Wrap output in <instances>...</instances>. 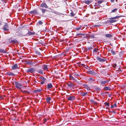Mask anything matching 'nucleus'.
<instances>
[{
	"instance_id": "nucleus-4",
	"label": "nucleus",
	"mask_w": 126,
	"mask_h": 126,
	"mask_svg": "<svg viewBox=\"0 0 126 126\" xmlns=\"http://www.w3.org/2000/svg\"><path fill=\"white\" fill-rule=\"evenodd\" d=\"M68 86L70 88H71L74 86L75 85L74 84V83L71 81H69L68 83L67 84Z\"/></svg>"
},
{
	"instance_id": "nucleus-47",
	"label": "nucleus",
	"mask_w": 126,
	"mask_h": 126,
	"mask_svg": "<svg viewBox=\"0 0 126 126\" xmlns=\"http://www.w3.org/2000/svg\"><path fill=\"white\" fill-rule=\"evenodd\" d=\"M3 2H7V0H0Z\"/></svg>"
},
{
	"instance_id": "nucleus-10",
	"label": "nucleus",
	"mask_w": 126,
	"mask_h": 126,
	"mask_svg": "<svg viewBox=\"0 0 126 126\" xmlns=\"http://www.w3.org/2000/svg\"><path fill=\"white\" fill-rule=\"evenodd\" d=\"M88 80L91 83H93L95 82L94 81H95L94 79L92 77L89 78L88 79Z\"/></svg>"
},
{
	"instance_id": "nucleus-28",
	"label": "nucleus",
	"mask_w": 126,
	"mask_h": 126,
	"mask_svg": "<svg viewBox=\"0 0 126 126\" xmlns=\"http://www.w3.org/2000/svg\"><path fill=\"white\" fill-rule=\"evenodd\" d=\"M5 50L6 49H0V53H6V51Z\"/></svg>"
},
{
	"instance_id": "nucleus-1",
	"label": "nucleus",
	"mask_w": 126,
	"mask_h": 126,
	"mask_svg": "<svg viewBox=\"0 0 126 126\" xmlns=\"http://www.w3.org/2000/svg\"><path fill=\"white\" fill-rule=\"evenodd\" d=\"M80 73H72L69 75V79L70 80H73L74 82H77V79H78L77 77L80 76Z\"/></svg>"
},
{
	"instance_id": "nucleus-15",
	"label": "nucleus",
	"mask_w": 126,
	"mask_h": 126,
	"mask_svg": "<svg viewBox=\"0 0 126 126\" xmlns=\"http://www.w3.org/2000/svg\"><path fill=\"white\" fill-rule=\"evenodd\" d=\"M40 9L41 11L43 14L46 12L47 11V10L46 9L42 8H40Z\"/></svg>"
},
{
	"instance_id": "nucleus-46",
	"label": "nucleus",
	"mask_w": 126,
	"mask_h": 126,
	"mask_svg": "<svg viewBox=\"0 0 126 126\" xmlns=\"http://www.w3.org/2000/svg\"><path fill=\"white\" fill-rule=\"evenodd\" d=\"M113 67H114V68H116V67H117V65L116 64H113Z\"/></svg>"
},
{
	"instance_id": "nucleus-8",
	"label": "nucleus",
	"mask_w": 126,
	"mask_h": 126,
	"mask_svg": "<svg viewBox=\"0 0 126 126\" xmlns=\"http://www.w3.org/2000/svg\"><path fill=\"white\" fill-rule=\"evenodd\" d=\"M29 13L31 14H38L36 9H34L32 11H30L29 12Z\"/></svg>"
},
{
	"instance_id": "nucleus-25",
	"label": "nucleus",
	"mask_w": 126,
	"mask_h": 126,
	"mask_svg": "<svg viewBox=\"0 0 126 126\" xmlns=\"http://www.w3.org/2000/svg\"><path fill=\"white\" fill-rule=\"evenodd\" d=\"M105 36L106 37L110 38L112 36V34H105Z\"/></svg>"
},
{
	"instance_id": "nucleus-24",
	"label": "nucleus",
	"mask_w": 126,
	"mask_h": 126,
	"mask_svg": "<svg viewBox=\"0 0 126 126\" xmlns=\"http://www.w3.org/2000/svg\"><path fill=\"white\" fill-rule=\"evenodd\" d=\"M94 47V46H92L90 47H87L86 48V49L87 50L89 51L90 50H92L93 49Z\"/></svg>"
},
{
	"instance_id": "nucleus-37",
	"label": "nucleus",
	"mask_w": 126,
	"mask_h": 126,
	"mask_svg": "<svg viewBox=\"0 0 126 126\" xmlns=\"http://www.w3.org/2000/svg\"><path fill=\"white\" fill-rule=\"evenodd\" d=\"M114 107H117L116 104L115 103L114 105H111V108H113Z\"/></svg>"
},
{
	"instance_id": "nucleus-12",
	"label": "nucleus",
	"mask_w": 126,
	"mask_h": 126,
	"mask_svg": "<svg viewBox=\"0 0 126 126\" xmlns=\"http://www.w3.org/2000/svg\"><path fill=\"white\" fill-rule=\"evenodd\" d=\"M9 42L10 43H12L13 44H15L16 43L17 41L16 39H15L13 40H9Z\"/></svg>"
},
{
	"instance_id": "nucleus-23",
	"label": "nucleus",
	"mask_w": 126,
	"mask_h": 126,
	"mask_svg": "<svg viewBox=\"0 0 126 126\" xmlns=\"http://www.w3.org/2000/svg\"><path fill=\"white\" fill-rule=\"evenodd\" d=\"M51 100V99L50 98V97H47L46 98L47 102L48 103V104L50 103V101Z\"/></svg>"
},
{
	"instance_id": "nucleus-7",
	"label": "nucleus",
	"mask_w": 126,
	"mask_h": 126,
	"mask_svg": "<svg viewBox=\"0 0 126 126\" xmlns=\"http://www.w3.org/2000/svg\"><path fill=\"white\" fill-rule=\"evenodd\" d=\"M80 94L82 96H85L88 95L87 92H84L83 91H80Z\"/></svg>"
},
{
	"instance_id": "nucleus-33",
	"label": "nucleus",
	"mask_w": 126,
	"mask_h": 126,
	"mask_svg": "<svg viewBox=\"0 0 126 126\" xmlns=\"http://www.w3.org/2000/svg\"><path fill=\"white\" fill-rule=\"evenodd\" d=\"M110 19L109 20V22L110 23H112L114 22H115L116 21L115 20H113V19H110Z\"/></svg>"
},
{
	"instance_id": "nucleus-48",
	"label": "nucleus",
	"mask_w": 126,
	"mask_h": 126,
	"mask_svg": "<svg viewBox=\"0 0 126 126\" xmlns=\"http://www.w3.org/2000/svg\"><path fill=\"white\" fill-rule=\"evenodd\" d=\"M71 15L72 16H75L74 14L72 12L71 13Z\"/></svg>"
},
{
	"instance_id": "nucleus-56",
	"label": "nucleus",
	"mask_w": 126,
	"mask_h": 126,
	"mask_svg": "<svg viewBox=\"0 0 126 126\" xmlns=\"http://www.w3.org/2000/svg\"><path fill=\"white\" fill-rule=\"evenodd\" d=\"M94 46V47H95V46Z\"/></svg>"
},
{
	"instance_id": "nucleus-9",
	"label": "nucleus",
	"mask_w": 126,
	"mask_h": 126,
	"mask_svg": "<svg viewBox=\"0 0 126 126\" xmlns=\"http://www.w3.org/2000/svg\"><path fill=\"white\" fill-rule=\"evenodd\" d=\"M67 99L69 100L72 101L75 100V97L74 96L72 95L70 96Z\"/></svg>"
},
{
	"instance_id": "nucleus-51",
	"label": "nucleus",
	"mask_w": 126,
	"mask_h": 126,
	"mask_svg": "<svg viewBox=\"0 0 126 126\" xmlns=\"http://www.w3.org/2000/svg\"><path fill=\"white\" fill-rule=\"evenodd\" d=\"M115 0H110V1L111 2H114Z\"/></svg>"
},
{
	"instance_id": "nucleus-18",
	"label": "nucleus",
	"mask_w": 126,
	"mask_h": 126,
	"mask_svg": "<svg viewBox=\"0 0 126 126\" xmlns=\"http://www.w3.org/2000/svg\"><path fill=\"white\" fill-rule=\"evenodd\" d=\"M92 1L91 0H84L83 1V2L87 4H89Z\"/></svg>"
},
{
	"instance_id": "nucleus-13",
	"label": "nucleus",
	"mask_w": 126,
	"mask_h": 126,
	"mask_svg": "<svg viewBox=\"0 0 126 126\" xmlns=\"http://www.w3.org/2000/svg\"><path fill=\"white\" fill-rule=\"evenodd\" d=\"M83 86L84 88L86 89L87 90H90L89 87L87 85L84 84L83 85Z\"/></svg>"
},
{
	"instance_id": "nucleus-26",
	"label": "nucleus",
	"mask_w": 126,
	"mask_h": 126,
	"mask_svg": "<svg viewBox=\"0 0 126 126\" xmlns=\"http://www.w3.org/2000/svg\"><path fill=\"white\" fill-rule=\"evenodd\" d=\"M26 63L27 64L30 65H32V60L27 61Z\"/></svg>"
},
{
	"instance_id": "nucleus-44",
	"label": "nucleus",
	"mask_w": 126,
	"mask_h": 126,
	"mask_svg": "<svg viewBox=\"0 0 126 126\" xmlns=\"http://www.w3.org/2000/svg\"><path fill=\"white\" fill-rule=\"evenodd\" d=\"M38 23L40 25H42L43 24V22L42 21L40 20L39 21Z\"/></svg>"
},
{
	"instance_id": "nucleus-3",
	"label": "nucleus",
	"mask_w": 126,
	"mask_h": 126,
	"mask_svg": "<svg viewBox=\"0 0 126 126\" xmlns=\"http://www.w3.org/2000/svg\"><path fill=\"white\" fill-rule=\"evenodd\" d=\"M35 70V69L32 67H31L30 68H28L27 71V73H33L34 72Z\"/></svg>"
},
{
	"instance_id": "nucleus-17",
	"label": "nucleus",
	"mask_w": 126,
	"mask_h": 126,
	"mask_svg": "<svg viewBox=\"0 0 126 126\" xmlns=\"http://www.w3.org/2000/svg\"><path fill=\"white\" fill-rule=\"evenodd\" d=\"M109 81V80H107L105 81H102L101 82V84L104 85Z\"/></svg>"
},
{
	"instance_id": "nucleus-11",
	"label": "nucleus",
	"mask_w": 126,
	"mask_h": 126,
	"mask_svg": "<svg viewBox=\"0 0 126 126\" xmlns=\"http://www.w3.org/2000/svg\"><path fill=\"white\" fill-rule=\"evenodd\" d=\"M87 73L88 74H91L93 75H95L96 74L95 72L92 71H87Z\"/></svg>"
},
{
	"instance_id": "nucleus-55",
	"label": "nucleus",
	"mask_w": 126,
	"mask_h": 126,
	"mask_svg": "<svg viewBox=\"0 0 126 126\" xmlns=\"http://www.w3.org/2000/svg\"><path fill=\"white\" fill-rule=\"evenodd\" d=\"M109 96L110 97V95H109Z\"/></svg>"
},
{
	"instance_id": "nucleus-41",
	"label": "nucleus",
	"mask_w": 126,
	"mask_h": 126,
	"mask_svg": "<svg viewBox=\"0 0 126 126\" xmlns=\"http://www.w3.org/2000/svg\"><path fill=\"white\" fill-rule=\"evenodd\" d=\"M98 50V48H95L93 50V52H97V51Z\"/></svg>"
},
{
	"instance_id": "nucleus-29",
	"label": "nucleus",
	"mask_w": 126,
	"mask_h": 126,
	"mask_svg": "<svg viewBox=\"0 0 126 126\" xmlns=\"http://www.w3.org/2000/svg\"><path fill=\"white\" fill-rule=\"evenodd\" d=\"M81 65L84 68L88 69V70H89L90 69V68L87 65H86L84 64H82Z\"/></svg>"
},
{
	"instance_id": "nucleus-21",
	"label": "nucleus",
	"mask_w": 126,
	"mask_h": 126,
	"mask_svg": "<svg viewBox=\"0 0 126 126\" xmlns=\"http://www.w3.org/2000/svg\"><path fill=\"white\" fill-rule=\"evenodd\" d=\"M7 74L9 76H14L15 75L11 72H9L7 73Z\"/></svg>"
},
{
	"instance_id": "nucleus-39",
	"label": "nucleus",
	"mask_w": 126,
	"mask_h": 126,
	"mask_svg": "<svg viewBox=\"0 0 126 126\" xmlns=\"http://www.w3.org/2000/svg\"><path fill=\"white\" fill-rule=\"evenodd\" d=\"M97 1L98 4H100L102 3L104 1V0Z\"/></svg>"
},
{
	"instance_id": "nucleus-20",
	"label": "nucleus",
	"mask_w": 126,
	"mask_h": 126,
	"mask_svg": "<svg viewBox=\"0 0 126 126\" xmlns=\"http://www.w3.org/2000/svg\"><path fill=\"white\" fill-rule=\"evenodd\" d=\"M97 59L100 62H104L106 60V59L98 57L97 58Z\"/></svg>"
},
{
	"instance_id": "nucleus-2",
	"label": "nucleus",
	"mask_w": 126,
	"mask_h": 126,
	"mask_svg": "<svg viewBox=\"0 0 126 126\" xmlns=\"http://www.w3.org/2000/svg\"><path fill=\"white\" fill-rule=\"evenodd\" d=\"M16 87L18 89H21L23 86L22 84L19 83L17 81H16L15 82Z\"/></svg>"
},
{
	"instance_id": "nucleus-27",
	"label": "nucleus",
	"mask_w": 126,
	"mask_h": 126,
	"mask_svg": "<svg viewBox=\"0 0 126 126\" xmlns=\"http://www.w3.org/2000/svg\"><path fill=\"white\" fill-rule=\"evenodd\" d=\"M29 35H33L35 34L34 32H32L30 31H29L27 33Z\"/></svg>"
},
{
	"instance_id": "nucleus-49",
	"label": "nucleus",
	"mask_w": 126,
	"mask_h": 126,
	"mask_svg": "<svg viewBox=\"0 0 126 126\" xmlns=\"http://www.w3.org/2000/svg\"><path fill=\"white\" fill-rule=\"evenodd\" d=\"M90 37L92 38H94V36L93 35H91L90 36Z\"/></svg>"
},
{
	"instance_id": "nucleus-52",
	"label": "nucleus",
	"mask_w": 126,
	"mask_h": 126,
	"mask_svg": "<svg viewBox=\"0 0 126 126\" xmlns=\"http://www.w3.org/2000/svg\"><path fill=\"white\" fill-rule=\"evenodd\" d=\"M24 92H25V93H29V92H28L27 91H25Z\"/></svg>"
},
{
	"instance_id": "nucleus-35",
	"label": "nucleus",
	"mask_w": 126,
	"mask_h": 126,
	"mask_svg": "<svg viewBox=\"0 0 126 126\" xmlns=\"http://www.w3.org/2000/svg\"><path fill=\"white\" fill-rule=\"evenodd\" d=\"M32 65H36V62L35 61H33L32 60Z\"/></svg>"
},
{
	"instance_id": "nucleus-16",
	"label": "nucleus",
	"mask_w": 126,
	"mask_h": 126,
	"mask_svg": "<svg viewBox=\"0 0 126 126\" xmlns=\"http://www.w3.org/2000/svg\"><path fill=\"white\" fill-rule=\"evenodd\" d=\"M42 68L44 70L47 71L48 68L47 67V65H43Z\"/></svg>"
},
{
	"instance_id": "nucleus-54",
	"label": "nucleus",
	"mask_w": 126,
	"mask_h": 126,
	"mask_svg": "<svg viewBox=\"0 0 126 126\" xmlns=\"http://www.w3.org/2000/svg\"><path fill=\"white\" fill-rule=\"evenodd\" d=\"M2 97L1 96H0V98L2 99Z\"/></svg>"
},
{
	"instance_id": "nucleus-40",
	"label": "nucleus",
	"mask_w": 126,
	"mask_h": 126,
	"mask_svg": "<svg viewBox=\"0 0 126 126\" xmlns=\"http://www.w3.org/2000/svg\"><path fill=\"white\" fill-rule=\"evenodd\" d=\"M118 9L117 8H116L113 9V10L111 11V13L115 12L116 11H117Z\"/></svg>"
},
{
	"instance_id": "nucleus-5",
	"label": "nucleus",
	"mask_w": 126,
	"mask_h": 126,
	"mask_svg": "<svg viewBox=\"0 0 126 126\" xmlns=\"http://www.w3.org/2000/svg\"><path fill=\"white\" fill-rule=\"evenodd\" d=\"M48 7L47 4L44 2H42L40 5V8H47Z\"/></svg>"
},
{
	"instance_id": "nucleus-22",
	"label": "nucleus",
	"mask_w": 126,
	"mask_h": 126,
	"mask_svg": "<svg viewBox=\"0 0 126 126\" xmlns=\"http://www.w3.org/2000/svg\"><path fill=\"white\" fill-rule=\"evenodd\" d=\"M18 66L17 64H15L12 67V68L13 70L17 69L18 68Z\"/></svg>"
},
{
	"instance_id": "nucleus-31",
	"label": "nucleus",
	"mask_w": 126,
	"mask_h": 126,
	"mask_svg": "<svg viewBox=\"0 0 126 126\" xmlns=\"http://www.w3.org/2000/svg\"><path fill=\"white\" fill-rule=\"evenodd\" d=\"M121 16H115V17H111L110 19H117L121 17Z\"/></svg>"
},
{
	"instance_id": "nucleus-6",
	"label": "nucleus",
	"mask_w": 126,
	"mask_h": 126,
	"mask_svg": "<svg viewBox=\"0 0 126 126\" xmlns=\"http://www.w3.org/2000/svg\"><path fill=\"white\" fill-rule=\"evenodd\" d=\"M3 30L4 31H8L9 30L8 25V24L6 23L3 27Z\"/></svg>"
},
{
	"instance_id": "nucleus-50",
	"label": "nucleus",
	"mask_w": 126,
	"mask_h": 126,
	"mask_svg": "<svg viewBox=\"0 0 126 126\" xmlns=\"http://www.w3.org/2000/svg\"><path fill=\"white\" fill-rule=\"evenodd\" d=\"M45 81H42L41 82L40 84H43L45 83Z\"/></svg>"
},
{
	"instance_id": "nucleus-45",
	"label": "nucleus",
	"mask_w": 126,
	"mask_h": 126,
	"mask_svg": "<svg viewBox=\"0 0 126 126\" xmlns=\"http://www.w3.org/2000/svg\"><path fill=\"white\" fill-rule=\"evenodd\" d=\"M95 89L97 91H99L100 90V89L97 87H95Z\"/></svg>"
},
{
	"instance_id": "nucleus-43",
	"label": "nucleus",
	"mask_w": 126,
	"mask_h": 126,
	"mask_svg": "<svg viewBox=\"0 0 126 126\" xmlns=\"http://www.w3.org/2000/svg\"><path fill=\"white\" fill-rule=\"evenodd\" d=\"M104 104L106 106H109V102H105L104 103Z\"/></svg>"
},
{
	"instance_id": "nucleus-38",
	"label": "nucleus",
	"mask_w": 126,
	"mask_h": 126,
	"mask_svg": "<svg viewBox=\"0 0 126 126\" xmlns=\"http://www.w3.org/2000/svg\"><path fill=\"white\" fill-rule=\"evenodd\" d=\"M85 35V34L81 33H79L77 34L76 35L77 36L78 35H82V36H84Z\"/></svg>"
},
{
	"instance_id": "nucleus-30",
	"label": "nucleus",
	"mask_w": 126,
	"mask_h": 126,
	"mask_svg": "<svg viewBox=\"0 0 126 126\" xmlns=\"http://www.w3.org/2000/svg\"><path fill=\"white\" fill-rule=\"evenodd\" d=\"M104 89L106 90H110L111 89L109 87H104Z\"/></svg>"
},
{
	"instance_id": "nucleus-53",
	"label": "nucleus",
	"mask_w": 126,
	"mask_h": 126,
	"mask_svg": "<svg viewBox=\"0 0 126 126\" xmlns=\"http://www.w3.org/2000/svg\"><path fill=\"white\" fill-rule=\"evenodd\" d=\"M91 101H92V102H93V103H94V100H91Z\"/></svg>"
},
{
	"instance_id": "nucleus-19",
	"label": "nucleus",
	"mask_w": 126,
	"mask_h": 126,
	"mask_svg": "<svg viewBox=\"0 0 126 126\" xmlns=\"http://www.w3.org/2000/svg\"><path fill=\"white\" fill-rule=\"evenodd\" d=\"M37 71L39 73L41 74H43V71L41 69H38L37 70Z\"/></svg>"
},
{
	"instance_id": "nucleus-14",
	"label": "nucleus",
	"mask_w": 126,
	"mask_h": 126,
	"mask_svg": "<svg viewBox=\"0 0 126 126\" xmlns=\"http://www.w3.org/2000/svg\"><path fill=\"white\" fill-rule=\"evenodd\" d=\"M53 87L52 84L50 83H48L47 85V88L49 90L51 88Z\"/></svg>"
},
{
	"instance_id": "nucleus-36",
	"label": "nucleus",
	"mask_w": 126,
	"mask_h": 126,
	"mask_svg": "<svg viewBox=\"0 0 126 126\" xmlns=\"http://www.w3.org/2000/svg\"><path fill=\"white\" fill-rule=\"evenodd\" d=\"M81 27H82L81 26V25H80L79 27L76 28H75V29L79 31L81 29Z\"/></svg>"
},
{
	"instance_id": "nucleus-32",
	"label": "nucleus",
	"mask_w": 126,
	"mask_h": 126,
	"mask_svg": "<svg viewBox=\"0 0 126 126\" xmlns=\"http://www.w3.org/2000/svg\"><path fill=\"white\" fill-rule=\"evenodd\" d=\"M39 79H40V80L43 81H44L46 80V79L44 77H40Z\"/></svg>"
},
{
	"instance_id": "nucleus-57",
	"label": "nucleus",
	"mask_w": 126,
	"mask_h": 126,
	"mask_svg": "<svg viewBox=\"0 0 126 126\" xmlns=\"http://www.w3.org/2000/svg\"><path fill=\"white\" fill-rule=\"evenodd\" d=\"M116 1H117V0H116Z\"/></svg>"
},
{
	"instance_id": "nucleus-42",
	"label": "nucleus",
	"mask_w": 126,
	"mask_h": 126,
	"mask_svg": "<svg viewBox=\"0 0 126 126\" xmlns=\"http://www.w3.org/2000/svg\"><path fill=\"white\" fill-rule=\"evenodd\" d=\"M111 52L113 55H115V52L112 49L111 50Z\"/></svg>"
},
{
	"instance_id": "nucleus-34",
	"label": "nucleus",
	"mask_w": 126,
	"mask_h": 126,
	"mask_svg": "<svg viewBox=\"0 0 126 126\" xmlns=\"http://www.w3.org/2000/svg\"><path fill=\"white\" fill-rule=\"evenodd\" d=\"M41 91V90L38 89L34 90V92L35 93H37L40 92Z\"/></svg>"
}]
</instances>
